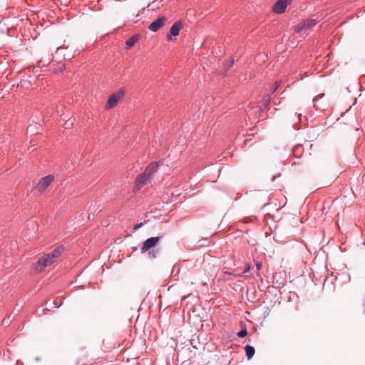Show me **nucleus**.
<instances>
[{"label":"nucleus","mask_w":365,"mask_h":365,"mask_svg":"<svg viewBox=\"0 0 365 365\" xmlns=\"http://www.w3.org/2000/svg\"><path fill=\"white\" fill-rule=\"evenodd\" d=\"M63 249L62 247H57L49 253L44 254L36 264H34V268L37 272H43L46 267L51 266L56 262L59 257L61 255Z\"/></svg>","instance_id":"obj_1"},{"label":"nucleus","mask_w":365,"mask_h":365,"mask_svg":"<svg viewBox=\"0 0 365 365\" xmlns=\"http://www.w3.org/2000/svg\"><path fill=\"white\" fill-rule=\"evenodd\" d=\"M125 95V90L120 88L117 92L112 93L109 96L108 102L106 105V109L109 110L115 107L119 102H120Z\"/></svg>","instance_id":"obj_2"},{"label":"nucleus","mask_w":365,"mask_h":365,"mask_svg":"<svg viewBox=\"0 0 365 365\" xmlns=\"http://www.w3.org/2000/svg\"><path fill=\"white\" fill-rule=\"evenodd\" d=\"M54 176L48 175L41 178L34 186V189L40 193H43L53 182Z\"/></svg>","instance_id":"obj_3"},{"label":"nucleus","mask_w":365,"mask_h":365,"mask_svg":"<svg viewBox=\"0 0 365 365\" xmlns=\"http://www.w3.org/2000/svg\"><path fill=\"white\" fill-rule=\"evenodd\" d=\"M317 24V21L316 19H308L297 25L294 28V31L296 32H300L303 30L310 29L312 27H314Z\"/></svg>","instance_id":"obj_4"},{"label":"nucleus","mask_w":365,"mask_h":365,"mask_svg":"<svg viewBox=\"0 0 365 365\" xmlns=\"http://www.w3.org/2000/svg\"><path fill=\"white\" fill-rule=\"evenodd\" d=\"M292 0H278L272 6V11L276 14H282L285 11Z\"/></svg>","instance_id":"obj_5"},{"label":"nucleus","mask_w":365,"mask_h":365,"mask_svg":"<svg viewBox=\"0 0 365 365\" xmlns=\"http://www.w3.org/2000/svg\"><path fill=\"white\" fill-rule=\"evenodd\" d=\"M160 241V237H153L148 240H146L143 243L140 248V251L142 253H144L148 251L150 249L154 247Z\"/></svg>","instance_id":"obj_6"},{"label":"nucleus","mask_w":365,"mask_h":365,"mask_svg":"<svg viewBox=\"0 0 365 365\" xmlns=\"http://www.w3.org/2000/svg\"><path fill=\"white\" fill-rule=\"evenodd\" d=\"M152 181L145 173L138 175L135 180V187L140 189L143 185L150 183Z\"/></svg>","instance_id":"obj_7"},{"label":"nucleus","mask_w":365,"mask_h":365,"mask_svg":"<svg viewBox=\"0 0 365 365\" xmlns=\"http://www.w3.org/2000/svg\"><path fill=\"white\" fill-rule=\"evenodd\" d=\"M167 19L165 16H161L157 20L152 22L149 26V29L152 31L156 32L159 30L166 22Z\"/></svg>","instance_id":"obj_8"},{"label":"nucleus","mask_w":365,"mask_h":365,"mask_svg":"<svg viewBox=\"0 0 365 365\" xmlns=\"http://www.w3.org/2000/svg\"><path fill=\"white\" fill-rule=\"evenodd\" d=\"M182 28V23L180 21H176L170 28V35L167 36L168 39H171L170 36H177Z\"/></svg>","instance_id":"obj_9"},{"label":"nucleus","mask_w":365,"mask_h":365,"mask_svg":"<svg viewBox=\"0 0 365 365\" xmlns=\"http://www.w3.org/2000/svg\"><path fill=\"white\" fill-rule=\"evenodd\" d=\"M159 168L158 163H152L148 165L144 173L149 176L150 179H153V175L157 172Z\"/></svg>","instance_id":"obj_10"},{"label":"nucleus","mask_w":365,"mask_h":365,"mask_svg":"<svg viewBox=\"0 0 365 365\" xmlns=\"http://www.w3.org/2000/svg\"><path fill=\"white\" fill-rule=\"evenodd\" d=\"M245 350L248 359H250L254 356L255 352V348L250 345L245 346Z\"/></svg>","instance_id":"obj_11"},{"label":"nucleus","mask_w":365,"mask_h":365,"mask_svg":"<svg viewBox=\"0 0 365 365\" xmlns=\"http://www.w3.org/2000/svg\"><path fill=\"white\" fill-rule=\"evenodd\" d=\"M137 41L138 38L136 36H133L126 41L125 44L128 48H131L135 45Z\"/></svg>","instance_id":"obj_12"},{"label":"nucleus","mask_w":365,"mask_h":365,"mask_svg":"<svg viewBox=\"0 0 365 365\" xmlns=\"http://www.w3.org/2000/svg\"><path fill=\"white\" fill-rule=\"evenodd\" d=\"M270 101H271V96L269 95H265L263 97L262 101V106L264 108L268 107V106L269 105Z\"/></svg>","instance_id":"obj_13"},{"label":"nucleus","mask_w":365,"mask_h":365,"mask_svg":"<svg viewBox=\"0 0 365 365\" xmlns=\"http://www.w3.org/2000/svg\"><path fill=\"white\" fill-rule=\"evenodd\" d=\"M234 64V59H230V61H228L225 65V71H227Z\"/></svg>","instance_id":"obj_14"},{"label":"nucleus","mask_w":365,"mask_h":365,"mask_svg":"<svg viewBox=\"0 0 365 365\" xmlns=\"http://www.w3.org/2000/svg\"><path fill=\"white\" fill-rule=\"evenodd\" d=\"M247 334V330L245 328L242 329L240 331L237 333V336L240 338L245 337Z\"/></svg>","instance_id":"obj_15"},{"label":"nucleus","mask_w":365,"mask_h":365,"mask_svg":"<svg viewBox=\"0 0 365 365\" xmlns=\"http://www.w3.org/2000/svg\"><path fill=\"white\" fill-rule=\"evenodd\" d=\"M279 85H280L279 81H275V83L272 88V93H274L279 88Z\"/></svg>","instance_id":"obj_16"},{"label":"nucleus","mask_w":365,"mask_h":365,"mask_svg":"<svg viewBox=\"0 0 365 365\" xmlns=\"http://www.w3.org/2000/svg\"><path fill=\"white\" fill-rule=\"evenodd\" d=\"M143 225V222L138 223L134 226L133 230H136L139 229L140 227H141Z\"/></svg>","instance_id":"obj_17"},{"label":"nucleus","mask_w":365,"mask_h":365,"mask_svg":"<svg viewBox=\"0 0 365 365\" xmlns=\"http://www.w3.org/2000/svg\"><path fill=\"white\" fill-rule=\"evenodd\" d=\"M155 254H156V252H155V251H150V252H148V255H149V257H152V258L155 257Z\"/></svg>","instance_id":"obj_18"},{"label":"nucleus","mask_w":365,"mask_h":365,"mask_svg":"<svg viewBox=\"0 0 365 365\" xmlns=\"http://www.w3.org/2000/svg\"><path fill=\"white\" fill-rule=\"evenodd\" d=\"M256 267H257V269L258 270H259V269H261V267H262V263H261V262H256Z\"/></svg>","instance_id":"obj_19"},{"label":"nucleus","mask_w":365,"mask_h":365,"mask_svg":"<svg viewBox=\"0 0 365 365\" xmlns=\"http://www.w3.org/2000/svg\"><path fill=\"white\" fill-rule=\"evenodd\" d=\"M250 265H248V266L245 268V271H244V273H246V272H249V271H250Z\"/></svg>","instance_id":"obj_20"}]
</instances>
